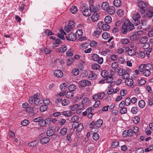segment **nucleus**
Masks as SVG:
<instances>
[{
  "mask_svg": "<svg viewBox=\"0 0 153 153\" xmlns=\"http://www.w3.org/2000/svg\"><path fill=\"white\" fill-rule=\"evenodd\" d=\"M108 4L107 2H103L101 5V7L103 10H105L108 6Z\"/></svg>",
  "mask_w": 153,
  "mask_h": 153,
  "instance_id": "obj_37",
  "label": "nucleus"
},
{
  "mask_svg": "<svg viewBox=\"0 0 153 153\" xmlns=\"http://www.w3.org/2000/svg\"><path fill=\"white\" fill-rule=\"evenodd\" d=\"M66 38L67 40L74 41L76 39V36L74 33H70L68 36H66Z\"/></svg>",
  "mask_w": 153,
  "mask_h": 153,
  "instance_id": "obj_10",
  "label": "nucleus"
},
{
  "mask_svg": "<svg viewBox=\"0 0 153 153\" xmlns=\"http://www.w3.org/2000/svg\"><path fill=\"white\" fill-rule=\"evenodd\" d=\"M103 22H99L97 24L99 25L102 26V27L103 30L104 31H108L110 29V26L108 24L106 23L105 24H103Z\"/></svg>",
  "mask_w": 153,
  "mask_h": 153,
  "instance_id": "obj_11",
  "label": "nucleus"
},
{
  "mask_svg": "<svg viewBox=\"0 0 153 153\" xmlns=\"http://www.w3.org/2000/svg\"><path fill=\"white\" fill-rule=\"evenodd\" d=\"M119 66V64L117 62H115L113 63L111 65L112 68L115 71Z\"/></svg>",
  "mask_w": 153,
  "mask_h": 153,
  "instance_id": "obj_41",
  "label": "nucleus"
},
{
  "mask_svg": "<svg viewBox=\"0 0 153 153\" xmlns=\"http://www.w3.org/2000/svg\"><path fill=\"white\" fill-rule=\"evenodd\" d=\"M137 35L136 34L132 35L130 37V39L131 40L133 41L136 40L137 39Z\"/></svg>",
  "mask_w": 153,
  "mask_h": 153,
  "instance_id": "obj_59",
  "label": "nucleus"
},
{
  "mask_svg": "<svg viewBox=\"0 0 153 153\" xmlns=\"http://www.w3.org/2000/svg\"><path fill=\"white\" fill-rule=\"evenodd\" d=\"M101 76L104 78L106 77L108 75V72L106 70L102 71L101 73Z\"/></svg>",
  "mask_w": 153,
  "mask_h": 153,
  "instance_id": "obj_45",
  "label": "nucleus"
},
{
  "mask_svg": "<svg viewBox=\"0 0 153 153\" xmlns=\"http://www.w3.org/2000/svg\"><path fill=\"white\" fill-rule=\"evenodd\" d=\"M138 108L136 107H132L131 110V112L133 114H136L138 112Z\"/></svg>",
  "mask_w": 153,
  "mask_h": 153,
  "instance_id": "obj_30",
  "label": "nucleus"
},
{
  "mask_svg": "<svg viewBox=\"0 0 153 153\" xmlns=\"http://www.w3.org/2000/svg\"><path fill=\"white\" fill-rule=\"evenodd\" d=\"M44 53L45 54H49L51 53V51L49 49L47 48H44Z\"/></svg>",
  "mask_w": 153,
  "mask_h": 153,
  "instance_id": "obj_62",
  "label": "nucleus"
},
{
  "mask_svg": "<svg viewBox=\"0 0 153 153\" xmlns=\"http://www.w3.org/2000/svg\"><path fill=\"white\" fill-rule=\"evenodd\" d=\"M50 138L48 137H45L42 138L40 140V143L44 144L48 143L50 140Z\"/></svg>",
  "mask_w": 153,
  "mask_h": 153,
  "instance_id": "obj_20",
  "label": "nucleus"
},
{
  "mask_svg": "<svg viewBox=\"0 0 153 153\" xmlns=\"http://www.w3.org/2000/svg\"><path fill=\"white\" fill-rule=\"evenodd\" d=\"M113 4L116 7H118L121 5V2L120 0H114Z\"/></svg>",
  "mask_w": 153,
  "mask_h": 153,
  "instance_id": "obj_26",
  "label": "nucleus"
},
{
  "mask_svg": "<svg viewBox=\"0 0 153 153\" xmlns=\"http://www.w3.org/2000/svg\"><path fill=\"white\" fill-rule=\"evenodd\" d=\"M138 105L140 108H143L145 105V102L144 100H141L139 101Z\"/></svg>",
  "mask_w": 153,
  "mask_h": 153,
  "instance_id": "obj_27",
  "label": "nucleus"
},
{
  "mask_svg": "<svg viewBox=\"0 0 153 153\" xmlns=\"http://www.w3.org/2000/svg\"><path fill=\"white\" fill-rule=\"evenodd\" d=\"M37 144L36 140H34L30 143H29L28 145L31 147H33L36 146Z\"/></svg>",
  "mask_w": 153,
  "mask_h": 153,
  "instance_id": "obj_53",
  "label": "nucleus"
},
{
  "mask_svg": "<svg viewBox=\"0 0 153 153\" xmlns=\"http://www.w3.org/2000/svg\"><path fill=\"white\" fill-rule=\"evenodd\" d=\"M140 16L139 13H137L134 14L133 16V22L135 25L137 26L139 25L140 22L139 19H140Z\"/></svg>",
  "mask_w": 153,
  "mask_h": 153,
  "instance_id": "obj_6",
  "label": "nucleus"
},
{
  "mask_svg": "<svg viewBox=\"0 0 153 153\" xmlns=\"http://www.w3.org/2000/svg\"><path fill=\"white\" fill-rule=\"evenodd\" d=\"M102 31V30L100 28H98L93 33V35L94 36L97 38H98L100 36L101 32Z\"/></svg>",
  "mask_w": 153,
  "mask_h": 153,
  "instance_id": "obj_17",
  "label": "nucleus"
},
{
  "mask_svg": "<svg viewBox=\"0 0 153 153\" xmlns=\"http://www.w3.org/2000/svg\"><path fill=\"white\" fill-rule=\"evenodd\" d=\"M153 16V11L149 10L146 12L144 17L146 18H151Z\"/></svg>",
  "mask_w": 153,
  "mask_h": 153,
  "instance_id": "obj_14",
  "label": "nucleus"
},
{
  "mask_svg": "<svg viewBox=\"0 0 153 153\" xmlns=\"http://www.w3.org/2000/svg\"><path fill=\"white\" fill-rule=\"evenodd\" d=\"M148 38L147 36H143L140 39V41L141 43L144 44L147 43Z\"/></svg>",
  "mask_w": 153,
  "mask_h": 153,
  "instance_id": "obj_31",
  "label": "nucleus"
},
{
  "mask_svg": "<svg viewBox=\"0 0 153 153\" xmlns=\"http://www.w3.org/2000/svg\"><path fill=\"white\" fill-rule=\"evenodd\" d=\"M67 49V47L66 45H62L59 49V52H64L66 51Z\"/></svg>",
  "mask_w": 153,
  "mask_h": 153,
  "instance_id": "obj_40",
  "label": "nucleus"
},
{
  "mask_svg": "<svg viewBox=\"0 0 153 153\" xmlns=\"http://www.w3.org/2000/svg\"><path fill=\"white\" fill-rule=\"evenodd\" d=\"M54 86V85L52 83L51 84H48L46 85V87L48 89H51L53 88Z\"/></svg>",
  "mask_w": 153,
  "mask_h": 153,
  "instance_id": "obj_63",
  "label": "nucleus"
},
{
  "mask_svg": "<svg viewBox=\"0 0 153 153\" xmlns=\"http://www.w3.org/2000/svg\"><path fill=\"white\" fill-rule=\"evenodd\" d=\"M133 135V130L130 129L125 130L122 133V136L123 137H131Z\"/></svg>",
  "mask_w": 153,
  "mask_h": 153,
  "instance_id": "obj_8",
  "label": "nucleus"
},
{
  "mask_svg": "<svg viewBox=\"0 0 153 153\" xmlns=\"http://www.w3.org/2000/svg\"><path fill=\"white\" fill-rule=\"evenodd\" d=\"M93 139L95 140H98L100 138L99 135L96 133H94L92 136Z\"/></svg>",
  "mask_w": 153,
  "mask_h": 153,
  "instance_id": "obj_43",
  "label": "nucleus"
},
{
  "mask_svg": "<svg viewBox=\"0 0 153 153\" xmlns=\"http://www.w3.org/2000/svg\"><path fill=\"white\" fill-rule=\"evenodd\" d=\"M78 120V117L77 116H75L71 118L70 121L71 122H76V121H77Z\"/></svg>",
  "mask_w": 153,
  "mask_h": 153,
  "instance_id": "obj_56",
  "label": "nucleus"
},
{
  "mask_svg": "<svg viewBox=\"0 0 153 153\" xmlns=\"http://www.w3.org/2000/svg\"><path fill=\"white\" fill-rule=\"evenodd\" d=\"M134 119V122L135 124L138 123L140 121V118L138 117H136Z\"/></svg>",
  "mask_w": 153,
  "mask_h": 153,
  "instance_id": "obj_61",
  "label": "nucleus"
},
{
  "mask_svg": "<svg viewBox=\"0 0 153 153\" xmlns=\"http://www.w3.org/2000/svg\"><path fill=\"white\" fill-rule=\"evenodd\" d=\"M115 8L114 6H110L109 7L108 10V13L111 15H113L115 13Z\"/></svg>",
  "mask_w": 153,
  "mask_h": 153,
  "instance_id": "obj_18",
  "label": "nucleus"
},
{
  "mask_svg": "<svg viewBox=\"0 0 153 153\" xmlns=\"http://www.w3.org/2000/svg\"><path fill=\"white\" fill-rule=\"evenodd\" d=\"M123 29V34L126 33L128 31L132 30L134 27L133 24L129 21L125 22L122 26Z\"/></svg>",
  "mask_w": 153,
  "mask_h": 153,
  "instance_id": "obj_2",
  "label": "nucleus"
},
{
  "mask_svg": "<svg viewBox=\"0 0 153 153\" xmlns=\"http://www.w3.org/2000/svg\"><path fill=\"white\" fill-rule=\"evenodd\" d=\"M48 108L47 105L45 104L42 105L40 108L39 110L41 112L45 111Z\"/></svg>",
  "mask_w": 153,
  "mask_h": 153,
  "instance_id": "obj_36",
  "label": "nucleus"
},
{
  "mask_svg": "<svg viewBox=\"0 0 153 153\" xmlns=\"http://www.w3.org/2000/svg\"><path fill=\"white\" fill-rule=\"evenodd\" d=\"M76 89V86L74 84L71 85L68 87V89L69 91L72 92L74 91Z\"/></svg>",
  "mask_w": 153,
  "mask_h": 153,
  "instance_id": "obj_28",
  "label": "nucleus"
},
{
  "mask_svg": "<svg viewBox=\"0 0 153 153\" xmlns=\"http://www.w3.org/2000/svg\"><path fill=\"white\" fill-rule=\"evenodd\" d=\"M79 72V70L76 68H75L72 69L71 72V75L74 76L78 75Z\"/></svg>",
  "mask_w": 153,
  "mask_h": 153,
  "instance_id": "obj_23",
  "label": "nucleus"
},
{
  "mask_svg": "<svg viewBox=\"0 0 153 153\" xmlns=\"http://www.w3.org/2000/svg\"><path fill=\"white\" fill-rule=\"evenodd\" d=\"M79 84L81 87H82L89 86L91 85V83L89 81L83 79L79 81Z\"/></svg>",
  "mask_w": 153,
  "mask_h": 153,
  "instance_id": "obj_9",
  "label": "nucleus"
},
{
  "mask_svg": "<svg viewBox=\"0 0 153 153\" xmlns=\"http://www.w3.org/2000/svg\"><path fill=\"white\" fill-rule=\"evenodd\" d=\"M41 120L39 124L42 127L45 126L46 124L49 125L51 121V119L48 118H47L45 120L42 117V119Z\"/></svg>",
  "mask_w": 153,
  "mask_h": 153,
  "instance_id": "obj_7",
  "label": "nucleus"
},
{
  "mask_svg": "<svg viewBox=\"0 0 153 153\" xmlns=\"http://www.w3.org/2000/svg\"><path fill=\"white\" fill-rule=\"evenodd\" d=\"M90 8L92 12L96 13L98 11V9L96 7H94L93 4H91L90 7Z\"/></svg>",
  "mask_w": 153,
  "mask_h": 153,
  "instance_id": "obj_29",
  "label": "nucleus"
},
{
  "mask_svg": "<svg viewBox=\"0 0 153 153\" xmlns=\"http://www.w3.org/2000/svg\"><path fill=\"white\" fill-rule=\"evenodd\" d=\"M91 68L93 70H97L99 69L100 67V66L97 64H93L91 65Z\"/></svg>",
  "mask_w": 153,
  "mask_h": 153,
  "instance_id": "obj_34",
  "label": "nucleus"
},
{
  "mask_svg": "<svg viewBox=\"0 0 153 153\" xmlns=\"http://www.w3.org/2000/svg\"><path fill=\"white\" fill-rule=\"evenodd\" d=\"M67 129L65 127L62 128L60 130V133L62 135H65L67 132Z\"/></svg>",
  "mask_w": 153,
  "mask_h": 153,
  "instance_id": "obj_35",
  "label": "nucleus"
},
{
  "mask_svg": "<svg viewBox=\"0 0 153 153\" xmlns=\"http://www.w3.org/2000/svg\"><path fill=\"white\" fill-rule=\"evenodd\" d=\"M91 10L90 9L87 8L85 7L83 10L82 13L83 15L85 16H90L91 14Z\"/></svg>",
  "mask_w": 153,
  "mask_h": 153,
  "instance_id": "obj_12",
  "label": "nucleus"
},
{
  "mask_svg": "<svg viewBox=\"0 0 153 153\" xmlns=\"http://www.w3.org/2000/svg\"><path fill=\"white\" fill-rule=\"evenodd\" d=\"M103 121L101 119H99L95 123V126L97 128H100L102 125Z\"/></svg>",
  "mask_w": 153,
  "mask_h": 153,
  "instance_id": "obj_22",
  "label": "nucleus"
},
{
  "mask_svg": "<svg viewBox=\"0 0 153 153\" xmlns=\"http://www.w3.org/2000/svg\"><path fill=\"white\" fill-rule=\"evenodd\" d=\"M33 98L34 99V103L36 105H39L41 104L43 102L42 98L37 94H34L33 96Z\"/></svg>",
  "mask_w": 153,
  "mask_h": 153,
  "instance_id": "obj_3",
  "label": "nucleus"
},
{
  "mask_svg": "<svg viewBox=\"0 0 153 153\" xmlns=\"http://www.w3.org/2000/svg\"><path fill=\"white\" fill-rule=\"evenodd\" d=\"M130 42L129 40L127 38H123L120 40V42L123 45H126Z\"/></svg>",
  "mask_w": 153,
  "mask_h": 153,
  "instance_id": "obj_21",
  "label": "nucleus"
},
{
  "mask_svg": "<svg viewBox=\"0 0 153 153\" xmlns=\"http://www.w3.org/2000/svg\"><path fill=\"white\" fill-rule=\"evenodd\" d=\"M144 152L143 149L141 148L137 149L136 151V152L137 153H143Z\"/></svg>",
  "mask_w": 153,
  "mask_h": 153,
  "instance_id": "obj_64",
  "label": "nucleus"
},
{
  "mask_svg": "<svg viewBox=\"0 0 153 153\" xmlns=\"http://www.w3.org/2000/svg\"><path fill=\"white\" fill-rule=\"evenodd\" d=\"M110 36V34L107 32H104L102 35V38L105 39H107Z\"/></svg>",
  "mask_w": 153,
  "mask_h": 153,
  "instance_id": "obj_33",
  "label": "nucleus"
},
{
  "mask_svg": "<svg viewBox=\"0 0 153 153\" xmlns=\"http://www.w3.org/2000/svg\"><path fill=\"white\" fill-rule=\"evenodd\" d=\"M55 41L56 44H55L53 46V47H57L58 46V45H58L60 44H61L62 43V41L59 39H57Z\"/></svg>",
  "mask_w": 153,
  "mask_h": 153,
  "instance_id": "obj_47",
  "label": "nucleus"
},
{
  "mask_svg": "<svg viewBox=\"0 0 153 153\" xmlns=\"http://www.w3.org/2000/svg\"><path fill=\"white\" fill-rule=\"evenodd\" d=\"M99 18V15L96 13H93L92 15L91 19L92 21H93L94 22H95L97 21Z\"/></svg>",
  "mask_w": 153,
  "mask_h": 153,
  "instance_id": "obj_16",
  "label": "nucleus"
},
{
  "mask_svg": "<svg viewBox=\"0 0 153 153\" xmlns=\"http://www.w3.org/2000/svg\"><path fill=\"white\" fill-rule=\"evenodd\" d=\"M69 103V101L68 100H64L62 102V105L63 106H66Z\"/></svg>",
  "mask_w": 153,
  "mask_h": 153,
  "instance_id": "obj_51",
  "label": "nucleus"
},
{
  "mask_svg": "<svg viewBox=\"0 0 153 153\" xmlns=\"http://www.w3.org/2000/svg\"><path fill=\"white\" fill-rule=\"evenodd\" d=\"M91 57L94 60L97 62L99 64H101L103 62V58L102 57H100L96 54H92L91 55Z\"/></svg>",
  "mask_w": 153,
  "mask_h": 153,
  "instance_id": "obj_5",
  "label": "nucleus"
},
{
  "mask_svg": "<svg viewBox=\"0 0 153 153\" xmlns=\"http://www.w3.org/2000/svg\"><path fill=\"white\" fill-rule=\"evenodd\" d=\"M136 53V52L133 49H130L129 50L128 53V55L129 56H133Z\"/></svg>",
  "mask_w": 153,
  "mask_h": 153,
  "instance_id": "obj_50",
  "label": "nucleus"
},
{
  "mask_svg": "<svg viewBox=\"0 0 153 153\" xmlns=\"http://www.w3.org/2000/svg\"><path fill=\"white\" fill-rule=\"evenodd\" d=\"M54 74L56 77L59 78H61L63 76V72L60 70H55Z\"/></svg>",
  "mask_w": 153,
  "mask_h": 153,
  "instance_id": "obj_15",
  "label": "nucleus"
},
{
  "mask_svg": "<svg viewBox=\"0 0 153 153\" xmlns=\"http://www.w3.org/2000/svg\"><path fill=\"white\" fill-rule=\"evenodd\" d=\"M152 66L151 64L149 63L147 64H142L139 67V70L145 76H148L151 74L150 70L151 69Z\"/></svg>",
  "mask_w": 153,
  "mask_h": 153,
  "instance_id": "obj_1",
  "label": "nucleus"
},
{
  "mask_svg": "<svg viewBox=\"0 0 153 153\" xmlns=\"http://www.w3.org/2000/svg\"><path fill=\"white\" fill-rule=\"evenodd\" d=\"M127 111V109L125 107L121 108L120 110V113L122 114H126Z\"/></svg>",
  "mask_w": 153,
  "mask_h": 153,
  "instance_id": "obj_54",
  "label": "nucleus"
},
{
  "mask_svg": "<svg viewBox=\"0 0 153 153\" xmlns=\"http://www.w3.org/2000/svg\"><path fill=\"white\" fill-rule=\"evenodd\" d=\"M118 74L119 75L122 76L123 75H126L128 74V73L126 71H125V69L123 68H120L118 71Z\"/></svg>",
  "mask_w": 153,
  "mask_h": 153,
  "instance_id": "obj_19",
  "label": "nucleus"
},
{
  "mask_svg": "<svg viewBox=\"0 0 153 153\" xmlns=\"http://www.w3.org/2000/svg\"><path fill=\"white\" fill-rule=\"evenodd\" d=\"M117 15L119 16H121L124 15V11L122 9H120L117 12Z\"/></svg>",
  "mask_w": 153,
  "mask_h": 153,
  "instance_id": "obj_44",
  "label": "nucleus"
},
{
  "mask_svg": "<svg viewBox=\"0 0 153 153\" xmlns=\"http://www.w3.org/2000/svg\"><path fill=\"white\" fill-rule=\"evenodd\" d=\"M137 6L139 8L142 10L140 11L141 13H144L146 9V3L144 1L141 0L138 3Z\"/></svg>",
  "mask_w": 153,
  "mask_h": 153,
  "instance_id": "obj_4",
  "label": "nucleus"
},
{
  "mask_svg": "<svg viewBox=\"0 0 153 153\" xmlns=\"http://www.w3.org/2000/svg\"><path fill=\"white\" fill-rule=\"evenodd\" d=\"M138 82L140 85H142L146 83V81L143 79H141L139 80Z\"/></svg>",
  "mask_w": 153,
  "mask_h": 153,
  "instance_id": "obj_60",
  "label": "nucleus"
},
{
  "mask_svg": "<svg viewBox=\"0 0 153 153\" xmlns=\"http://www.w3.org/2000/svg\"><path fill=\"white\" fill-rule=\"evenodd\" d=\"M29 121L27 120H25L22 121L21 123V124L23 126H25L29 124Z\"/></svg>",
  "mask_w": 153,
  "mask_h": 153,
  "instance_id": "obj_39",
  "label": "nucleus"
},
{
  "mask_svg": "<svg viewBox=\"0 0 153 153\" xmlns=\"http://www.w3.org/2000/svg\"><path fill=\"white\" fill-rule=\"evenodd\" d=\"M74 60L72 58H70L68 60L67 65L68 66L71 65L74 62Z\"/></svg>",
  "mask_w": 153,
  "mask_h": 153,
  "instance_id": "obj_55",
  "label": "nucleus"
},
{
  "mask_svg": "<svg viewBox=\"0 0 153 153\" xmlns=\"http://www.w3.org/2000/svg\"><path fill=\"white\" fill-rule=\"evenodd\" d=\"M125 103L127 106L129 105H130L131 101L130 98L127 97L125 100Z\"/></svg>",
  "mask_w": 153,
  "mask_h": 153,
  "instance_id": "obj_58",
  "label": "nucleus"
},
{
  "mask_svg": "<svg viewBox=\"0 0 153 153\" xmlns=\"http://www.w3.org/2000/svg\"><path fill=\"white\" fill-rule=\"evenodd\" d=\"M47 135L48 136H52L54 134V131L53 129H50L48 130L46 132Z\"/></svg>",
  "mask_w": 153,
  "mask_h": 153,
  "instance_id": "obj_42",
  "label": "nucleus"
},
{
  "mask_svg": "<svg viewBox=\"0 0 153 153\" xmlns=\"http://www.w3.org/2000/svg\"><path fill=\"white\" fill-rule=\"evenodd\" d=\"M113 78L112 77V76H111L109 77L108 76L106 77L105 80L106 81V82L108 83H110L111 81H113Z\"/></svg>",
  "mask_w": 153,
  "mask_h": 153,
  "instance_id": "obj_49",
  "label": "nucleus"
},
{
  "mask_svg": "<svg viewBox=\"0 0 153 153\" xmlns=\"http://www.w3.org/2000/svg\"><path fill=\"white\" fill-rule=\"evenodd\" d=\"M62 114L65 116L69 117L71 115L72 113L71 111L69 112L68 111H65L62 112Z\"/></svg>",
  "mask_w": 153,
  "mask_h": 153,
  "instance_id": "obj_48",
  "label": "nucleus"
},
{
  "mask_svg": "<svg viewBox=\"0 0 153 153\" xmlns=\"http://www.w3.org/2000/svg\"><path fill=\"white\" fill-rule=\"evenodd\" d=\"M112 21L111 17L109 16H106L105 18V22L107 24H109L111 23Z\"/></svg>",
  "mask_w": 153,
  "mask_h": 153,
  "instance_id": "obj_25",
  "label": "nucleus"
},
{
  "mask_svg": "<svg viewBox=\"0 0 153 153\" xmlns=\"http://www.w3.org/2000/svg\"><path fill=\"white\" fill-rule=\"evenodd\" d=\"M83 128L84 127L82 123H81L79 124L77 128L78 131L80 132L83 129Z\"/></svg>",
  "mask_w": 153,
  "mask_h": 153,
  "instance_id": "obj_52",
  "label": "nucleus"
},
{
  "mask_svg": "<svg viewBox=\"0 0 153 153\" xmlns=\"http://www.w3.org/2000/svg\"><path fill=\"white\" fill-rule=\"evenodd\" d=\"M77 7L74 6H72L71 7L70 9V11L73 14H75L76 12L77 11Z\"/></svg>",
  "mask_w": 153,
  "mask_h": 153,
  "instance_id": "obj_32",
  "label": "nucleus"
},
{
  "mask_svg": "<svg viewBox=\"0 0 153 153\" xmlns=\"http://www.w3.org/2000/svg\"><path fill=\"white\" fill-rule=\"evenodd\" d=\"M65 95L67 98H71L73 97L74 93L72 91H69L66 93Z\"/></svg>",
  "mask_w": 153,
  "mask_h": 153,
  "instance_id": "obj_38",
  "label": "nucleus"
},
{
  "mask_svg": "<svg viewBox=\"0 0 153 153\" xmlns=\"http://www.w3.org/2000/svg\"><path fill=\"white\" fill-rule=\"evenodd\" d=\"M133 80L132 79L130 78L126 79L125 82V84L128 86L132 85L133 84Z\"/></svg>",
  "mask_w": 153,
  "mask_h": 153,
  "instance_id": "obj_24",
  "label": "nucleus"
},
{
  "mask_svg": "<svg viewBox=\"0 0 153 153\" xmlns=\"http://www.w3.org/2000/svg\"><path fill=\"white\" fill-rule=\"evenodd\" d=\"M73 50L72 49H70L66 52V55L68 56H72L73 55Z\"/></svg>",
  "mask_w": 153,
  "mask_h": 153,
  "instance_id": "obj_46",
  "label": "nucleus"
},
{
  "mask_svg": "<svg viewBox=\"0 0 153 153\" xmlns=\"http://www.w3.org/2000/svg\"><path fill=\"white\" fill-rule=\"evenodd\" d=\"M26 111L32 116L35 114L33 108L29 105L26 108Z\"/></svg>",
  "mask_w": 153,
  "mask_h": 153,
  "instance_id": "obj_13",
  "label": "nucleus"
},
{
  "mask_svg": "<svg viewBox=\"0 0 153 153\" xmlns=\"http://www.w3.org/2000/svg\"><path fill=\"white\" fill-rule=\"evenodd\" d=\"M147 53V52L144 51V52L140 51L139 52V55L142 58H143L145 56V53Z\"/></svg>",
  "mask_w": 153,
  "mask_h": 153,
  "instance_id": "obj_57",
  "label": "nucleus"
}]
</instances>
